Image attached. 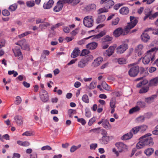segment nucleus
<instances>
[{"label":"nucleus","instance_id":"obj_47","mask_svg":"<svg viewBox=\"0 0 158 158\" xmlns=\"http://www.w3.org/2000/svg\"><path fill=\"white\" fill-rule=\"evenodd\" d=\"M22 102V99L20 96H18L16 98V100L15 101V103L16 105H19Z\"/></svg>","mask_w":158,"mask_h":158},{"label":"nucleus","instance_id":"obj_60","mask_svg":"<svg viewBox=\"0 0 158 158\" xmlns=\"http://www.w3.org/2000/svg\"><path fill=\"white\" fill-rule=\"evenodd\" d=\"M100 133L103 136H106L107 134V132L105 130L103 129H101Z\"/></svg>","mask_w":158,"mask_h":158},{"label":"nucleus","instance_id":"obj_28","mask_svg":"<svg viewBox=\"0 0 158 158\" xmlns=\"http://www.w3.org/2000/svg\"><path fill=\"white\" fill-rule=\"evenodd\" d=\"M133 134L130 131V132L125 134L121 138V139L123 140H127L131 138L133 136Z\"/></svg>","mask_w":158,"mask_h":158},{"label":"nucleus","instance_id":"obj_19","mask_svg":"<svg viewBox=\"0 0 158 158\" xmlns=\"http://www.w3.org/2000/svg\"><path fill=\"white\" fill-rule=\"evenodd\" d=\"M102 125L103 127L107 130H110L111 128V126L108 120L106 119L104 120Z\"/></svg>","mask_w":158,"mask_h":158},{"label":"nucleus","instance_id":"obj_35","mask_svg":"<svg viewBox=\"0 0 158 158\" xmlns=\"http://www.w3.org/2000/svg\"><path fill=\"white\" fill-rule=\"evenodd\" d=\"M139 109L140 108L138 106H135L130 109V110L129 111V113L130 114H132L138 111L139 110Z\"/></svg>","mask_w":158,"mask_h":158},{"label":"nucleus","instance_id":"obj_39","mask_svg":"<svg viewBox=\"0 0 158 158\" xmlns=\"http://www.w3.org/2000/svg\"><path fill=\"white\" fill-rule=\"evenodd\" d=\"M17 7V5L15 3L10 6L9 9L11 11H15Z\"/></svg>","mask_w":158,"mask_h":158},{"label":"nucleus","instance_id":"obj_18","mask_svg":"<svg viewBox=\"0 0 158 158\" xmlns=\"http://www.w3.org/2000/svg\"><path fill=\"white\" fill-rule=\"evenodd\" d=\"M14 118L18 125H20L23 124V117L21 116L20 115H16L15 116Z\"/></svg>","mask_w":158,"mask_h":158},{"label":"nucleus","instance_id":"obj_56","mask_svg":"<svg viewBox=\"0 0 158 158\" xmlns=\"http://www.w3.org/2000/svg\"><path fill=\"white\" fill-rule=\"evenodd\" d=\"M123 5V3H118L115 5L114 6V9L117 10H118L120 7Z\"/></svg>","mask_w":158,"mask_h":158},{"label":"nucleus","instance_id":"obj_46","mask_svg":"<svg viewBox=\"0 0 158 158\" xmlns=\"http://www.w3.org/2000/svg\"><path fill=\"white\" fill-rule=\"evenodd\" d=\"M105 35V33L104 31H102L100 32L98 34L94 35V38L97 39L99 38L102 37Z\"/></svg>","mask_w":158,"mask_h":158},{"label":"nucleus","instance_id":"obj_29","mask_svg":"<svg viewBox=\"0 0 158 158\" xmlns=\"http://www.w3.org/2000/svg\"><path fill=\"white\" fill-rule=\"evenodd\" d=\"M145 10L146 11V12H147V13L145 14V15L143 18L144 20H145L148 17H149L150 19V17H151L152 16V11L151 10L148 8L147 9H146Z\"/></svg>","mask_w":158,"mask_h":158},{"label":"nucleus","instance_id":"obj_41","mask_svg":"<svg viewBox=\"0 0 158 158\" xmlns=\"http://www.w3.org/2000/svg\"><path fill=\"white\" fill-rule=\"evenodd\" d=\"M116 104V100L115 99H112L110 100V106L111 108H115Z\"/></svg>","mask_w":158,"mask_h":158},{"label":"nucleus","instance_id":"obj_44","mask_svg":"<svg viewBox=\"0 0 158 158\" xmlns=\"http://www.w3.org/2000/svg\"><path fill=\"white\" fill-rule=\"evenodd\" d=\"M118 62L119 64H126V61L124 58H120L118 60Z\"/></svg>","mask_w":158,"mask_h":158},{"label":"nucleus","instance_id":"obj_36","mask_svg":"<svg viewBox=\"0 0 158 158\" xmlns=\"http://www.w3.org/2000/svg\"><path fill=\"white\" fill-rule=\"evenodd\" d=\"M76 113V111L75 110L73 109H69L68 111V114L69 115V117L72 118L73 115L75 114Z\"/></svg>","mask_w":158,"mask_h":158},{"label":"nucleus","instance_id":"obj_12","mask_svg":"<svg viewBox=\"0 0 158 158\" xmlns=\"http://www.w3.org/2000/svg\"><path fill=\"white\" fill-rule=\"evenodd\" d=\"M63 4H64L62 1H58L53 8V11L55 12H58L60 11L62 9Z\"/></svg>","mask_w":158,"mask_h":158},{"label":"nucleus","instance_id":"obj_64","mask_svg":"<svg viewBox=\"0 0 158 158\" xmlns=\"http://www.w3.org/2000/svg\"><path fill=\"white\" fill-rule=\"evenodd\" d=\"M152 133L154 135H158V125L155 127V130L152 131Z\"/></svg>","mask_w":158,"mask_h":158},{"label":"nucleus","instance_id":"obj_11","mask_svg":"<svg viewBox=\"0 0 158 158\" xmlns=\"http://www.w3.org/2000/svg\"><path fill=\"white\" fill-rule=\"evenodd\" d=\"M13 52L14 54L15 57H17L18 60H23V56L22 52H21L20 49H12Z\"/></svg>","mask_w":158,"mask_h":158},{"label":"nucleus","instance_id":"obj_63","mask_svg":"<svg viewBox=\"0 0 158 158\" xmlns=\"http://www.w3.org/2000/svg\"><path fill=\"white\" fill-rule=\"evenodd\" d=\"M78 28H76L71 32V34L72 35H75L78 32Z\"/></svg>","mask_w":158,"mask_h":158},{"label":"nucleus","instance_id":"obj_24","mask_svg":"<svg viewBox=\"0 0 158 158\" xmlns=\"http://www.w3.org/2000/svg\"><path fill=\"white\" fill-rule=\"evenodd\" d=\"M141 38L142 40L144 42H147L150 39V36L148 34L145 33L142 34Z\"/></svg>","mask_w":158,"mask_h":158},{"label":"nucleus","instance_id":"obj_13","mask_svg":"<svg viewBox=\"0 0 158 158\" xmlns=\"http://www.w3.org/2000/svg\"><path fill=\"white\" fill-rule=\"evenodd\" d=\"M143 46L141 44H139L135 48V51L138 53V56H141L143 53Z\"/></svg>","mask_w":158,"mask_h":158},{"label":"nucleus","instance_id":"obj_57","mask_svg":"<svg viewBox=\"0 0 158 158\" xmlns=\"http://www.w3.org/2000/svg\"><path fill=\"white\" fill-rule=\"evenodd\" d=\"M100 129L101 128L100 127H98L96 128L92 129L90 130V131H93L95 133L99 134L100 133Z\"/></svg>","mask_w":158,"mask_h":158},{"label":"nucleus","instance_id":"obj_53","mask_svg":"<svg viewBox=\"0 0 158 158\" xmlns=\"http://www.w3.org/2000/svg\"><path fill=\"white\" fill-rule=\"evenodd\" d=\"M63 30L64 32L66 33H69L70 31L69 27L67 26H64L63 27Z\"/></svg>","mask_w":158,"mask_h":158},{"label":"nucleus","instance_id":"obj_32","mask_svg":"<svg viewBox=\"0 0 158 158\" xmlns=\"http://www.w3.org/2000/svg\"><path fill=\"white\" fill-rule=\"evenodd\" d=\"M154 151L153 148H149L145 150L144 151L145 153L148 156H150L152 154Z\"/></svg>","mask_w":158,"mask_h":158},{"label":"nucleus","instance_id":"obj_43","mask_svg":"<svg viewBox=\"0 0 158 158\" xmlns=\"http://www.w3.org/2000/svg\"><path fill=\"white\" fill-rule=\"evenodd\" d=\"M140 131L141 132H143L146 130L148 128V126L145 125H143L139 126Z\"/></svg>","mask_w":158,"mask_h":158},{"label":"nucleus","instance_id":"obj_9","mask_svg":"<svg viewBox=\"0 0 158 158\" xmlns=\"http://www.w3.org/2000/svg\"><path fill=\"white\" fill-rule=\"evenodd\" d=\"M128 48V45L126 44H123L116 48V52L121 54L124 52Z\"/></svg>","mask_w":158,"mask_h":158},{"label":"nucleus","instance_id":"obj_62","mask_svg":"<svg viewBox=\"0 0 158 158\" xmlns=\"http://www.w3.org/2000/svg\"><path fill=\"white\" fill-rule=\"evenodd\" d=\"M42 150H50L52 149L51 147L48 145H46L44 147H43L41 148Z\"/></svg>","mask_w":158,"mask_h":158},{"label":"nucleus","instance_id":"obj_1","mask_svg":"<svg viewBox=\"0 0 158 158\" xmlns=\"http://www.w3.org/2000/svg\"><path fill=\"white\" fill-rule=\"evenodd\" d=\"M152 134L148 133L140 138V141L136 144V148L140 149L145 146H151L153 144L152 138L151 137Z\"/></svg>","mask_w":158,"mask_h":158},{"label":"nucleus","instance_id":"obj_14","mask_svg":"<svg viewBox=\"0 0 158 158\" xmlns=\"http://www.w3.org/2000/svg\"><path fill=\"white\" fill-rule=\"evenodd\" d=\"M26 41L25 39H23L15 44L17 45L20 46L22 49H25L28 48V45L26 44Z\"/></svg>","mask_w":158,"mask_h":158},{"label":"nucleus","instance_id":"obj_58","mask_svg":"<svg viewBox=\"0 0 158 158\" xmlns=\"http://www.w3.org/2000/svg\"><path fill=\"white\" fill-rule=\"evenodd\" d=\"M2 14L4 16H8L10 15V12L6 10H4L2 11Z\"/></svg>","mask_w":158,"mask_h":158},{"label":"nucleus","instance_id":"obj_45","mask_svg":"<svg viewBox=\"0 0 158 158\" xmlns=\"http://www.w3.org/2000/svg\"><path fill=\"white\" fill-rule=\"evenodd\" d=\"M151 30L152 31V33L153 34L158 35V28L157 29H152V28H149L148 29L145 30V31H147Z\"/></svg>","mask_w":158,"mask_h":158},{"label":"nucleus","instance_id":"obj_16","mask_svg":"<svg viewBox=\"0 0 158 158\" xmlns=\"http://www.w3.org/2000/svg\"><path fill=\"white\" fill-rule=\"evenodd\" d=\"M54 3V2L53 0H49L46 3H44L43 7L44 9H48L52 7Z\"/></svg>","mask_w":158,"mask_h":158},{"label":"nucleus","instance_id":"obj_48","mask_svg":"<svg viewBox=\"0 0 158 158\" xmlns=\"http://www.w3.org/2000/svg\"><path fill=\"white\" fill-rule=\"evenodd\" d=\"M35 4L34 1H28L26 2L27 6L29 7L33 6Z\"/></svg>","mask_w":158,"mask_h":158},{"label":"nucleus","instance_id":"obj_42","mask_svg":"<svg viewBox=\"0 0 158 158\" xmlns=\"http://www.w3.org/2000/svg\"><path fill=\"white\" fill-rule=\"evenodd\" d=\"M82 99L84 102L86 103H88L89 102L88 97L86 94H84L83 96Z\"/></svg>","mask_w":158,"mask_h":158},{"label":"nucleus","instance_id":"obj_25","mask_svg":"<svg viewBox=\"0 0 158 158\" xmlns=\"http://www.w3.org/2000/svg\"><path fill=\"white\" fill-rule=\"evenodd\" d=\"M119 12L120 14L123 15H127L129 12V8L127 7H123L119 10Z\"/></svg>","mask_w":158,"mask_h":158},{"label":"nucleus","instance_id":"obj_8","mask_svg":"<svg viewBox=\"0 0 158 158\" xmlns=\"http://www.w3.org/2000/svg\"><path fill=\"white\" fill-rule=\"evenodd\" d=\"M139 72V67L137 65L131 68L128 72V73L131 77H135L137 75Z\"/></svg>","mask_w":158,"mask_h":158},{"label":"nucleus","instance_id":"obj_20","mask_svg":"<svg viewBox=\"0 0 158 158\" xmlns=\"http://www.w3.org/2000/svg\"><path fill=\"white\" fill-rule=\"evenodd\" d=\"M80 53V51L78 48H75L71 54V57L73 58H75L78 56Z\"/></svg>","mask_w":158,"mask_h":158},{"label":"nucleus","instance_id":"obj_10","mask_svg":"<svg viewBox=\"0 0 158 158\" xmlns=\"http://www.w3.org/2000/svg\"><path fill=\"white\" fill-rule=\"evenodd\" d=\"M126 33L125 34L124 32V30L121 27H118L113 32V34L114 36L115 37H118L123 34L124 35L128 33V31H126Z\"/></svg>","mask_w":158,"mask_h":158},{"label":"nucleus","instance_id":"obj_6","mask_svg":"<svg viewBox=\"0 0 158 158\" xmlns=\"http://www.w3.org/2000/svg\"><path fill=\"white\" fill-rule=\"evenodd\" d=\"M94 21L91 16H88L85 17L83 20L84 25L88 27H90L93 25Z\"/></svg>","mask_w":158,"mask_h":158},{"label":"nucleus","instance_id":"obj_5","mask_svg":"<svg viewBox=\"0 0 158 158\" xmlns=\"http://www.w3.org/2000/svg\"><path fill=\"white\" fill-rule=\"evenodd\" d=\"M93 58L92 56H87L82 59L78 62V66L79 68H84L86 65V64Z\"/></svg>","mask_w":158,"mask_h":158},{"label":"nucleus","instance_id":"obj_54","mask_svg":"<svg viewBox=\"0 0 158 158\" xmlns=\"http://www.w3.org/2000/svg\"><path fill=\"white\" fill-rule=\"evenodd\" d=\"M102 85L103 89L106 90L109 89L108 85L105 82H103L102 83Z\"/></svg>","mask_w":158,"mask_h":158},{"label":"nucleus","instance_id":"obj_3","mask_svg":"<svg viewBox=\"0 0 158 158\" xmlns=\"http://www.w3.org/2000/svg\"><path fill=\"white\" fill-rule=\"evenodd\" d=\"M115 146L117 148L118 151L115 148H113L112 149V152L116 155L117 157L119 156V153L122 152L123 151L127 149V148L126 145L121 142L116 143L115 144Z\"/></svg>","mask_w":158,"mask_h":158},{"label":"nucleus","instance_id":"obj_40","mask_svg":"<svg viewBox=\"0 0 158 158\" xmlns=\"http://www.w3.org/2000/svg\"><path fill=\"white\" fill-rule=\"evenodd\" d=\"M108 10V9L105 7L104 8H100L97 11L98 14L100 15L102 13L107 12Z\"/></svg>","mask_w":158,"mask_h":158},{"label":"nucleus","instance_id":"obj_38","mask_svg":"<svg viewBox=\"0 0 158 158\" xmlns=\"http://www.w3.org/2000/svg\"><path fill=\"white\" fill-rule=\"evenodd\" d=\"M96 6L94 4H91L87 6L86 8L88 11L94 10L96 9Z\"/></svg>","mask_w":158,"mask_h":158},{"label":"nucleus","instance_id":"obj_34","mask_svg":"<svg viewBox=\"0 0 158 158\" xmlns=\"http://www.w3.org/2000/svg\"><path fill=\"white\" fill-rule=\"evenodd\" d=\"M112 39V37L108 35H106L103 38L102 40L103 42H108L111 41Z\"/></svg>","mask_w":158,"mask_h":158},{"label":"nucleus","instance_id":"obj_15","mask_svg":"<svg viewBox=\"0 0 158 158\" xmlns=\"http://www.w3.org/2000/svg\"><path fill=\"white\" fill-rule=\"evenodd\" d=\"M103 58L99 57L94 60L92 63L94 67H97L103 61Z\"/></svg>","mask_w":158,"mask_h":158},{"label":"nucleus","instance_id":"obj_51","mask_svg":"<svg viewBox=\"0 0 158 158\" xmlns=\"http://www.w3.org/2000/svg\"><path fill=\"white\" fill-rule=\"evenodd\" d=\"M96 82L92 81L90 84L89 88L90 89H94L96 87Z\"/></svg>","mask_w":158,"mask_h":158},{"label":"nucleus","instance_id":"obj_26","mask_svg":"<svg viewBox=\"0 0 158 158\" xmlns=\"http://www.w3.org/2000/svg\"><path fill=\"white\" fill-rule=\"evenodd\" d=\"M149 85L141 86V88L139 91V93L140 94L145 93L147 92L149 89Z\"/></svg>","mask_w":158,"mask_h":158},{"label":"nucleus","instance_id":"obj_22","mask_svg":"<svg viewBox=\"0 0 158 158\" xmlns=\"http://www.w3.org/2000/svg\"><path fill=\"white\" fill-rule=\"evenodd\" d=\"M98 44L96 42H92L86 45V47L91 50H94L97 47Z\"/></svg>","mask_w":158,"mask_h":158},{"label":"nucleus","instance_id":"obj_2","mask_svg":"<svg viewBox=\"0 0 158 158\" xmlns=\"http://www.w3.org/2000/svg\"><path fill=\"white\" fill-rule=\"evenodd\" d=\"M158 50V48L154 47L148 51L146 55L143 59L142 61L143 64H148L150 62L152 63L153 61L155 56L154 52Z\"/></svg>","mask_w":158,"mask_h":158},{"label":"nucleus","instance_id":"obj_37","mask_svg":"<svg viewBox=\"0 0 158 158\" xmlns=\"http://www.w3.org/2000/svg\"><path fill=\"white\" fill-rule=\"evenodd\" d=\"M139 126H136L133 127L130 131L133 134H136L139 131H140Z\"/></svg>","mask_w":158,"mask_h":158},{"label":"nucleus","instance_id":"obj_59","mask_svg":"<svg viewBox=\"0 0 158 158\" xmlns=\"http://www.w3.org/2000/svg\"><path fill=\"white\" fill-rule=\"evenodd\" d=\"M77 121L81 123L83 125H85L86 123V121L83 118H78Z\"/></svg>","mask_w":158,"mask_h":158},{"label":"nucleus","instance_id":"obj_21","mask_svg":"<svg viewBox=\"0 0 158 158\" xmlns=\"http://www.w3.org/2000/svg\"><path fill=\"white\" fill-rule=\"evenodd\" d=\"M158 83V77H156L151 79L148 83L149 86L151 87L156 86Z\"/></svg>","mask_w":158,"mask_h":158},{"label":"nucleus","instance_id":"obj_30","mask_svg":"<svg viewBox=\"0 0 158 158\" xmlns=\"http://www.w3.org/2000/svg\"><path fill=\"white\" fill-rule=\"evenodd\" d=\"M114 2L112 0H109L104 5V6L107 9L110 8L114 4Z\"/></svg>","mask_w":158,"mask_h":158},{"label":"nucleus","instance_id":"obj_55","mask_svg":"<svg viewBox=\"0 0 158 158\" xmlns=\"http://www.w3.org/2000/svg\"><path fill=\"white\" fill-rule=\"evenodd\" d=\"M6 41L4 40H2L0 41V48L5 46Z\"/></svg>","mask_w":158,"mask_h":158},{"label":"nucleus","instance_id":"obj_50","mask_svg":"<svg viewBox=\"0 0 158 158\" xmlns=\"http://www.w3.org/2000/svg\"><path fill=\"white\" fill-rule=\"evenodd\" d=\"M90 52L89 50L87 49H83L82 51L81 52V53L80 56H85L88 54Z\"/></svg>","mask_w":158,"mask_h":158},{"label":"nucleus","instance_id":"obj_49","mask_svg":"<svg viewBox=\"0 0 158 158\" xmlns=\"http://www.w3.org/2000/svg\"><path fill=\"white\" fill-rule=\"evenodd\" d=\"M96 120V118L94 117L91 118L89 121V122L88 123V124L89 126H91L94 123V122Z\"/></svg>","mask_w":158,"mask_h":158},{"label":"nucleus","instance_id":"obj_61","mask_svg":"<svg viewBox=\"0 0 158 158\" xmlns=\"http://www.w3.org/2000/svg\"><path fill=\"white\" fill-rule=\"evenodd\" d=\"M97 143H92L90 145V148L91 150L95 149L97 147Z\"/></svg>","mask_w":158,"mask_h":158},{"label":"nucleus","instance_id":"obj_4","mask_svg":"<svg viewBox=\"0 0 158 158\" xmlns=\"http://www.w3.org/2000/svg\"><path fill=\"white\" fill-rule=\"evenodd\" d=\"M130 23H128L125 29L126 31H129L128 30L134 27L138 23L137 18L136 17L130 16Z\"/></svg>","mask_w":158,"mask_h":158},{"label":"nucleus","instance_id":"obj_33","mask_svg":"<svg viewBox=\"0 0 158 158\" xmlns=\"http://www.w3.org/2000/svg\"><path fill=\"white\" fill-rule=\"evenodd\" d=\"M101 140L103 143L104 144H107L109 140V137L107 135L103 136Z\"/></svg>","mask_w":158,"mask_h":158},{"label":"nucleus","instance_id":"obj_52","mask_svg":"<svg viewBox=\"0 0 158 158\" xmlns=\"http://www.w3.org/2000/svg\"><path fill=\"white\" fill-rule=\"evenodd\" d=\"M119 21V19L118 17L113 19L112 22V24L113 25H117Z\"/></svg>","mask_w":158,"mask_h":158},{"label":"nucleus","instance_id":"obj_7","mask_svg":"<svg viewBox=\"0 0 158 158\" xmlns=\"http://www.w3.org/2000/svg\"><path fill=\"white\" fill-rule=\"evenodd\" d=\"M40 98L44 102H47L49 99L48 92L44 89L41 90L40 92Z\"/></svg>","mask_w":158,"mask_h":158},{"label":"nucleus","instance_id":"obj_31","mask_svg":"<svg viewBox=\"0 0 158 158\" xmlns=\"http://www.w3.org/2000/svg\"><path fill=\"white\" fill-rule=\"evenodd\" d=\"M148 81L147 80H144L142 81H140L136 85V87L138 88L141 87L142 86H145L148 84Z\"/></svg>","mask_w":158,"mask_h":158},{"label":"nucleus","instance_id":"obj_27","mask_svg":"<svg viewBox=\"0 0 158 158\" xmlns=\"http://www.w3.org/2000/svg\"><path fill=\"white\" fill-rule=\"evenodd\" d=\"M115 47V46H111L106 51L107 55L108 56H110L112 55L114 52Z\"/></svg>","mask_w":158,"mask_h":158},{"label":"nucleus","instance_id":"obj_17","mask_svg":"<svg viewBox=\"0 0 158 158\" xmlns=\"http://www.w3.org/2000/svg\"><path fill=\"white\" fill-rule=\"evenodd\" d=\"M157 97V95L156 94L153 95L149 97L145 98V101L148 104H150L153 102L154 99Z\"/></svg>","mask_w":158,"mask_h":158},{"label":"nucleus","instance_id":"obj_23","mask_svg":"<svg viewBox=\"0 0 158 158\" xmlns=\"http://www.w3.org/2000/svg\"><path fill=\"white\" fill-rule=\"evenodd\" d=\"M106 19V17L104 15L100 14L98 15V17L96 19V22L100 23L103 22Z\"/></svg>","mask_w":158,"mask_h":158}]
</instances>
